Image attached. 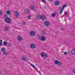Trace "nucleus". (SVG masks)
Masks as SVG:
<instances>
[{"instance_id":"a211bd4d","label":"nucleus","mask_w":75,"mask_h":75,"mask_svg":"<svg viewBox=\"0 0 75 75\" xmlns=\"http://www.w3.org/2000/svg\"><path fill=\"white\" fill-rule=\"evenodd\" d=\"M48 55L47 54H45L43 56V58H48Z\"/></svg>"},{"instance_id":"7c9ffc66","label":"nucleus","mask_w":75,"mask_h":75,"mask_svg":"<svg viewBox=\"0 0 75 75\" xmlns=\"http://www.w3.org/2000/svg\"><path fill=\"white\" fill-rule=\"evenodd\" d=\"M28 18H29V19H31V16H27Z\"/></svg>"},{"instance_id":"c756f323","label":"nucleus","mask_w":75,"mask_h":75,"mask_svg":"<svg viewBox=\"0 0 75 75\" xmlns=\"http://www.w3.org/2000/svg\"><path fill=\"white\" fill-rule=\"evenodd\" d=\"M22 24L23 25H25L26 24V22H22Z\"/></svg>"},{"instance_id":"473e14b6","label":"nucleus","mask_w":75,"mask_h":75,"mask_svg":"<svg viewBox=\"0 0 75 75\" xmlns=\"http://www.w3.org/2000/svg\"><path fill=\"white\" fill-rule=\"evenodd\" d=\"M8 47H10L11 46V45L10 43H8Z\"/></svg>"},{"instance_id":"c85d7f7f","label":"nucleus","mask_w":75,"mask_h":75,"mask_svg":"<svg viewBox=\"0 0 75 75\" xmlns=\"http://www.w3.org/2000/svg\"><path fill=\"white\" fill-rule=\"evenodd\" d=\"M52 16L53 17H54L55 16V14L54 13H53L52 14Z\"/></svg>"},{"instance_id":"9b49d317","label":"nucleus","mask_w":75,"mask_h":75,"mask_svg":"<svg viewBox=\"0 0 75 75\" xmlns=\"http://www.w3.org/2000/svg\"><path fill=\"white\" fill-rule=\"evenodd\" d=\"M55 4L56 6H58L59 4V1H55Z\"/></svg>"},{"instance_id":"f3484780","label":"nucleus","mask_w":75,"mask_h":75,"mask_svg":"<svg viewBox=\"0 0 75 75\" xmlns=\"http://www.w3.org/2000/svg\"><path fill=\"white\" fill-rule=\"evenodd\" d=\"M1 52H5V51H6V49H5L4 47H2L1 49Z\"/></svg>"},{"instance_id":"f704fd0d","label":"nucleus","mask_w":75,"mask_h":75,"mask_svg":"<svg viewBox=\"0 0 75 75\" xmlns=\"http://www.w3.org/2000/svg\"><path fill=\"white\" fill-rule=\"evenodd\" d=\"M42 1V2H43V3H45V0H41Z\"/></svg>"},{"instance_id":"bb28decb","label":"nucleus","mask_w":75,"mask_h":75,"mask_svg":"<svg viewBox=\"0 0 75 75\" xmlns=\"http://www.w3.org/2000/svg\"><path fill=\"white\" fill-rule=\"evenodd\" d=\"M8 17V16L5 14L4 15V18H7Z\"/></svg>"},{"instance_id":"e433bc0d","label":"nucleus","mask_w":75,"mask_h":75,"mask_svg":"<svg viewBox=\"0 0 75 75\" xmlns=\"http://www.w3.org/2000/svg\"><path fill=\"white\" fill-rule=\"evenodd\" d=\"M64 55H66V54H67V52H64Z\"/></svg>"},{"instance_id":"20e7f679","label":"nucleus","mask_w":75,"mask_h":75,"mask_svg":"<svg viewBox=\"0 0 75 75\" xmlns=\"http://www.w3.org/2000/svg\"><path fill=\"white\" fill-rule=\"evenodd\" d=\"M6 22L8 23H10L11 22V19L9 18H7L5 19Z\"/></svg>"},{"instance_id":"f8f14e48","label":"nucleus","mask_w":75,"mask_h":75,"mask_svg":"<svg viewBox=\"0 0 75 75\" xmlns=\"http://www.w3.org/2000/svg\"><path fill=\"white\" fill-rule=\"evenodd\" d=\"M9 30V27L8 26H6L4 28V30L5 31H7Z\"/></svg>"},{"instance_id":"37998d69","label":"nucleus","mask_w":75,"mask_h":75,"mask_svg":"<svg viewBox=\"0 0 75 75\" xmlns=\"http://www.w3.org/2000/svg\"><path fill=\"white\" fill-rule=\"evenodd\" d=\"M56 14H57V15H58V13H56Z\"/></svg>"},{"instance_id":"4468645a","label":"nucleus","mask_w":75,"mask_h":75,"mask_svg":"<svg viewBox=\"0 0 75 75\" xmlns=\"http://www.w3.org/2000/svg\"><path fill=\"white\" fill-rule=\"evenodd\" d=\"M6 13L7 14H8V15H10L11 14V11H10L9 10H8L6 11Z\"/></svg>"},{"instance_id":"72a5a7b5","label":"nucleus","mask_w":75,"mask_h":75,"mask_svg":"<svg viewBox=\"0 0 75 75\" xmlns=\"http://www.w3.org/2000/svg\"><path fill=\"white\" fill-rule=\"evenodd\" d=\"M42 33V34H45V31H41Z\"/></svg>"},{"instance_id":"c9c22d12","label":"nucleus","mask_w":75,"mask_h":75,"mask_svg":"<svg viewBox=\"0 0 75 75\" xmlns=\"http://www.w3.org/2000/svg\"><path fill=\"white\" fill-rule=\"evenodd\" d=\"M2 13L1 12V11H0V16L1 15V14H2Z\"/></svg>"},{"instance_id":"6ab92c4d","label":"nucleus","mask_w":75,"mask_h":75,"mask_svg":"<svg viewBox=\"0 0 75 75\" xmlns=\"http://www.w3.org/2000/svg\"><path fill=\"white\" fill-rule=\"evenodd\" d=\"M41 15H38V16H37V18L38 19H41Z\"/></svg>"},{"instance_id":"412c9836","label":"nucleus","mask_w":75,"mask_h":75,"mask_svg":"<svg viewBox=\"0 0 75 75\" xmlns=\"http://www.w3.org/2000/svg\"><path fill=\"white\" fill-rule=\"evenodd\" d=\"M3 43V40H0V46H2Z\"/></svg>"},{"instance_id":"39448f33","label":"nucleus","mask_w":75,"mask_h":75,"mask_svg":"<svg viewBox=\"0 0 75 75\" xmlns=\"http://www.w3.org/2000/svg\"><path fill=\"white\" fill-rule=\"evenodd\" d=\"M30 34L31 36H34V35H35V33L34 31H32L30 32Z\"/></svg>"},{"instance_id":"6e6552de","label":"nucleus","mask_w":75,"mask_h":75,"mask_svg":"<svg viewBox=\"0 0 75 75\" xmlns=\"http://www.w3.org/2000/svg\"><path fill=\"white\" fill-rule=\"evenodd\" d=\"M17 39L19 41H21L23 40V38L21 37L20 36H18L17 38Z\"/></svg>"},{"instance_id":"4c0bfd02","label":"nucleus","mask_w":75,"mask_h":75,"mask_svg":"<svg viewBox=\"0 0 75 75\" xmlns=\"http://www.w3.org/2000/svg\"><path fill=\"white\" fill-rule=\"evenodd\" d=\"M61 30L62 31L64 30V28H61Z\"/></svg>"},{"instance_id":"4be33fe9","label":"nucleus","mask_w":75,"mask_h":75,"mask_svg":"<svg viewBox=\"0 0 75 75\" xmlns=\"http://www.w3.org/2000/svg\"><path fill=\"white\" fill-rule=\"evenodd\" d=\"M41 55V57H44V55H45V54H44V52H42L40 54Z\"/></svg>"},{"instance_id":"9d476101","label":"nucleus","mask_w":75,"mask_h":75,"mask_svg":"<svg viewBox=\"0 0 75 75\" xmlns=\"http://www.w3.org/2000/svg\"><path fill=\"white\" fill-rule=\"evenodd\" d=\"M73 55H75V50L74 49H72L70 52Z\"/></svg>"},{"instance_id":"ddd939ff","label":"nucleus","mask_w":75,"mask_h":75,"mask_svg":"<svg viewBox=\"0 0 75 75\" xmlns=\"http://www.w3.org/2000/svg\"><path fill=\"white\" fill-rule=\"evenodd\" d=\"M26 59H27V58L25 56H24L21 58V59L24 61H25L26 60Z\"/></svg>"},{"instance_id":"7ed1b4c3","label":"nucleus","mask_w":75,"mask_h":75,"mask_svg":"<svg viewBox=\"0 0 75 75\" xmlns=\"http://www.w3.org/2000/svg\"><path fill=\"white\" fill-rule=\"evenodd\" d=\"M45 18H46V17H45V15H41L40 19L42 20H44Z\"/></svg>"},{"instance_id":"0eeeda50","label":"nucleus","mask_w":75,"mask_h":75,"mask_svg":"<svg viewBox=\"0 0 75 75\" xmlns=\"http://www.w3.org/2000/svg\"><path fill=\"white\" fill-rule=\"evenodd\" d=\"M44 24L45 25V26H49L50 25V22L48 21H46L44 23Z\"/></svg>"},{"instance_id":"f257e3e1","label":"nucleus","mask_w":75,"mask_h":75,"mask_svg":"<svg viewBox=\"0 0 75 75\" xmlns=\"http://www.w3.org/2000/svg\"><path fill=\"white\" fill-rule=\"evenodd\" d=\"M54 64H55L56 65H57V64H58L59 67H61V66H62V62H59V61L58 60H55L54 61Z\"/></svg>"},{"instance_id":"f03ea898","label":"nucleus","mask_w":75,"mask_h":75,"mask_svg":"<svg viewBox=\"0 0 75 75\" xmlns=\"http://www.w3.org/2000/svg\"><path fill=\"white\" fill-rule=\"evenodd\" d=\"M15 16L17 18H18V16H20V14L18 11H16L15 13Z\"/></svg>"},{"instance_id":"aec40b11","label":"nucleus","mask_w":75,"mask_h":75,"mask_svg":"<svg viewBox=\"0 0 75 75\" xmlns=\"http://www.w3.org/2000/svg\"><path fill=\"white\" fill-rule=\"evenodd\" d=\"M3 44L4 45H7V42L5 41H4Z\"/></svg>"},{"instance_id":"423d86ee","label":"nucleus","mask_w":75,"mask_h":75,"mask_svg":"<svg viewBox=\"0 0 75 75\" xmlns=\"http://www.w3.org/2000/svg\"><path fill=\"white\" fill-rule=\"evenodd\" d=\"M30 48H33V49L35 48H36L35 45L34 44H32L31 45H30Z\"/></svg>"},{"instance_id":"a19ab883","label":"nucleus","mask_w":75,"mask_h":75,"mask_svg":"<svg viewBox=\"0 0 75 75\" xmlns=\"http://www.w3.org/2000/svg\"><path fill=\"white\" fill-rule=\"evenodd\" d=\"M49 1H52V0H49Z\"/></svg>"},{"instance_id":"58836bf2","label":"nucleus","mask_w":75,"mask_h":75,"mask_svg":"<svg viewBox=\"0 0 75 75\" xmlns=\"http://www.w3.org/2000/svg\"><path fill=\"white\" fill-rule=\"evenodd\" d=\"M39 73H40V74H41V71H39Z\"/></svg>"},{"instance_id":"cd10ccee","label":"nucleus","mask_w":75,"mask_h":75,"mask_svg":"<svg viewBox=\"0 0 75 75\" xmlns=\"http://www.w3.org/2000/svg\"><path fill=\"white\" fill-rule=\"evenodd\" d=\"M30 65L32 66V67H33V68H36V67H35V66H34V65L32 64H30Z\"/></svg>"},{"instance_id":"393cba45","label":"nucleus","mask_w":75,"mask_h":75,"mask_svg":"<svg viewBox=\"0 0 75 75\" xmlns=\"http://www.w3.org/2000/svg\"><path fill=\"white\" fill-rule=\"evenodd\" d=\"M3 54L4 55H7V54H8V53L7 52H4Z\"/></svg>"},{"instance_id":"79ce46f5","label":"nucleus","mask_w":75,"mask_h":75,"mask_svg":"<svg viewBox=\"0 0 75 75\" xmlns=\"http://www.w3.org/2000/svg\"><path fill=\"white\" fill-rule=\"evenodd\" d=\"M1 71H0V74H1Z\"/></svg>"},{"instance_id":"5701e85b","label":"nucleus","mask_w":75,"mask_h":75,"mask_svg":"<svg viewBox=\"0 0 75 75\" xmlns=\"http://www.w3.org/2000/svg\"><path fill=\"white\" fill-rule=\"evenodd\" d=\"M63 10L62 9H61L60 10V11L59 12V14H62V13L63 12Z\"/></svg>"},{"instance_id":"1a4fd4ad","label":"nucleus","mask_w":75,"mask_h":75,"mask_svg":"<svg viewBox=\"0 0 75 75\" xmlns=\"http://www.w3.org/2000/svg\"><path fill=\"white\" fill-rule=\"evenodd\" d=\"M29 7L32 10H34L36 9V7L34 5H32L31 6H30Z\"/></svg>"},{"instance_id":"dca6fc26","label":"nucleus","mask_w":75,"mask_h":75,"mask_svg":"<svg viewBox=\"0 0 75 75\" xmlns=\"http://www.w3.org/2000/svg\"><path fill=\"white\" fill-rule=\"evenodd\" d=\"M46 40V38H45V37L44 36H42V37L41 39V41H45Z\"/></svg>"},{"instance_id":"a878e982","label":"nucleus","mask_w":75,"mask_h":75,"mask_svg":"<svg viewBox=\"0 0 75 75\" xmlns=\"http://www.w3.org/2000/svg\"><path fill=\"white\" fill-rule=\"evenodd\" d=\"M42 37H41V36H40L39 35L38 37V39H39V40H41Z\"/></svg>"},{"instance_id":"b1692460","label":"nucleus","mask_w":75,"mask_h":75,"mask_svg":"<svg viewBox=\"0 0 75 75\" xmlns=\"http://www.w3.org/2000/svg\"><path fill=\"white\" fill-rule=\"evenodd\" d=\"M67 6V4L64 5L63 6H62V10H63V9H64V8H65V7H66Z\"/></svg>"},{"instance_id":"2f4dec72","label":"nucleus","mask_w":75,"mask_h":75,"mask_svg":"<svg viewBox=\"0 0 75 75\" xmlns=\"http://www.w3.org/2000/svg\"><path fill=\"white\" fill-rule=\"evenodd\" d=\"M64 14L65 15H66V16H67V15H68V13L66 12H64Z\"/></svg>"},{"instance_id":"2eb2a0df","label":"nucleus","mask_w":75,"mask_h":75,"mask_svg":"<svg viewBox=\"0 0 75 75\" xmlns=\"http://www.w3.org/2000/svg\"><path fill=\"white\" fill-rule=\"evenodd\" d=\"M25 13L26 14H30V10L27 9L26 11H25Z\"/></svg>"},{"instance_id":"ea45409f","label":"nucleus","mask_w":75,"mask_h":75,"mask_svg":"<svg viewBox=\"0 0 75 75\" xmlns=\"http://www.w3.org/2000/svg\"><path fill=\"white\" fill-rule=\"evenodd\" d=\"M68 19H69V20H71V18H69Z\"/></svg>"}]
</instances>
